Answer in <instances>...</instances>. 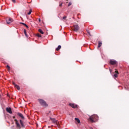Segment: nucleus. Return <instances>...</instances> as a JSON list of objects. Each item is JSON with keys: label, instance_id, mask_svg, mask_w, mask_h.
<instances>
[{"label": "nucleus", "instance_id": "17", "mask_svg": "<svg viewBox=\"0 0 129 129\" xmlns=\"http://www.w3.org/2000/svg\"><path fill=\"white\" fill-rule=\"evenodd\" d=\"M75 120H76V121H77V122H78V123H80V120H79V118H75Z\"/></svg>", "mask_w": 129, "mask_h": 129}, {"label": "nucleus", "instance_id": "16", "mask_svg": "<svg viewBox=\"0 0 129 129\" xmlns=\"http://www.w3.org/2000/svg\"><path fill=\"white\" fill-rule=\"evenodd\" d=\"M24 33L26 37H28V35L27 34V31L26 30V29H24Z\"/></svg>", "mask_w": 129, "mask_h": 129}, {"label": "nucleus", "instance_id": "5", "mask_svg": "<svg viewBox=\"0 0 129 129\" xmlns=\"http://www.w3.org/2000/svg\"><path fill=\"white\" fill-rule=\"evenodd\" d=\"M15 123L17 125V127L19 128V129H21V125L20 124V123H19V122H18V120L17 119H15Z\"/></svg>", "mask_w": 129, "mask_h": 129}, {"label": "nucleus", "instance_id": "30", "mask_svg": "<svg viewBox=\"0 0 129 129\" xmlns=\"http://www.w3.org/2000/svg\"><path fill=\"white\" fill-rule=\"evenodd\" d=\"M38 21H39V22H41V19L39 18V19H38Z\"/></svg>", "mask_w": 129, "mask_h": 129}, {"label": "nucleus", "instance_id": "9", "mask_svg": "<svg viewBox=\"0 0 129 129\" xmlns=\"http://www.w3.org/2000/svg\"><path fill=\"white\" fill-rule=\"evenodd\" d=\"M70 106L72 107V108H77V105L74 104V103H70Z\"/></svg>", "mask_w": 129, "mask_h": 129}, {"label": "nucleus", "instance_id": "14", "mask_svg": "<svg viewBox=\"0 0 129 129\" xmlns=\"http://www.w3.org/2000/svg\"><path fill=\"white\" fill-rule=\"evenodd\" d=\"M38 32H39V33H40V34H42V35L44 34V32H43V30H42V29H38Z\"/></svg>", "mask_w": 129, "mask_h": 129}, {"label": "nucleus", "instance_id": "3", "mask_svg": "<svg viewBox=\"0 0 129 129\" xmlns=\"http://www.w3.org/2000/svg\"><path fill=\"white\" fill-rule=\"evenodd\" d=\"M109 64H110V65H115L116 66H117V61L114 59H110Z\"/></svg>", "mask_w": 129, "mask_h": 129}, {"label": "nucleus", "instance_id": "26", "mask_svg": "<svg viewBox=\"0 0 129 129\" xmlns=\"http://www.w3.org/2000/svg\"><path fill=\"white\" fill-rule=\"evenodd\" d=\"M71 5H72V3H71V2H70V3L68 4V7H70V6H71Z\"/></svg>", "mask_w": 129, "mask_h": 129}, {"label": "nucleus", "instance_id": "19", "mask_svg": "<svg viewBox=\"0 0 129 129\" xmlns=\"http://www.w3.org/2000/svg\"><path fill=\"white\" fill-rule=\"evenodd\" d=\"M36 36L37 37H38V38H41V37H42V35H41L40 34L38 33L37 34H36Z\"/></svg>", "mask_w": 129, "mask_h": 129}, {"label": "nucleus", "instance_id": "25", "mask_svg": "<svg viewBox=\"0 0 129 129\" xmlns=\"http://www.w3.org/2000/svg\"><path fill=\"white\" fill-rule=\"evenodd\" d=\"M62 5H63V3H59V7H62Z\"/></svg>", "mask_w": 129, "mask_h": 129}, {"label": "nucleus", "instance_id": "10", "mask_svg": "<svg viewBox=\"0 0 129 129\" xmlns=\"http://www.w3.org/2000/svg\"><path fill=\"white\" fill-rule=\"evenodd\" d=\"M17 115H18V116H20V117H21L22 119H25V117H24V115H23V114L18 112L17 113Z\"/></svg>", "mask_w": 129, "mask_h": 129}, {"label": "nucleus", "instance_id": "21", "mask_svg": "<svg viewBox=\"0 0 129 129\" xmlns=\"http://www.w3.org/2000/svg\"><path fill=\"white\" fill-rule=\"evenodd\" d=\"M7 68L8 69V70L9 71H10V70L11 69V67H10L9 65H8V66H7Z\"/></svg>", "mask_w": 129, "mask_h": 129}, {"label": "nucleus", "instance_id": "2", "mask_svg": "<svg viewBox=\"0 0 129 129\" xmlns=\"http://www.w3.org/2000/svg\"><path fill=\"white\" fill-rule=\"evenodd\" d=\"M38 100L42 106H43L44 107H47L48 106V104H47L45 100L42 99H39Z\"/></svg>", "mask_w": 129, "mask_h": 129}, {"label": "nucleus", "instance_id": "12", "mask_svg": "<svg viewBox=\"0 0 129 129\" xmlns=\"http://www.w3.org/2000/svg\"><path fill=\"white\" fill-rule=\"evenodd\" d=\"M118 74V71H115V74H114V77L116 78L117 77V75Z\"/></svg>", "mask_w": 129, "mask_h": 129}, {"label": "nucleus", "instance_id": "7", "mask_svg": "<svg viewBox=\"0 0 129 129\" xmlns=\"http://www.w3.org/2000/svg\"><path fill=\"white\" fill-rule=\"evenodd\" d=\"M13 21L14 20L12 18H8L6 20V22L7 24H11V23H13Z\"/></svg>", "mask_w": 129, "mask_h": 129}, {"label": "nucleus", "instance_id": "8", "mask_svg": "<svg viewBox=\"0 0 129 129\" xmlns=\"http://www.w3.org/2000/svg\"><path fill=\"white\" fill-rule=\"evenodd\" d=\"M6 111H7L9 113H10V114L13 113V111H12V108L11 107L6 108Z\"/></svg>", "mask_w": 129, "mask_h": 129}, {"label": "nucleus", "instance_id": "29", "mask_svg": "<svg viewBox=\"0 0 129 129\" xmlns=\"http://www.w3.org/2000/svg\"><path fill=\"white\" fill-rule=\"evenodd\" d=\"M12 1L13 3H14V4H16V0H12Z\"/></svg>", "mask_w": 129, "mask_h": 129}, {"label": "nucleus", "instance_id": "6", "mask_svg": "<svg viewBox=\"0 0 129 129\" xmlns=\"http://www.w3.org/2000/svg\"><path fill=\"white\" fill-rule=\"evenodd\" d=\"M50 119L51 120L53 123H56V124H58V120H56V119L50 117Z\"/></svg>", "mask_w": 129, "mask_h": 129}, {"label": "nucleus", "instance_id": "31", "mask_svg": "<svg viewBox=\"0 0 129 129\" xmlns=\"http://www.w3.org/2000/svg\"><path fill=\"white\" fill-rule=\"evenodd\" d=\"M13 118H14V119L16 118V116H14L13 117Z\"/></svg>", "mask_w": 129, "mask_h": 129}, {"label": "nucleus", "instance_id": "13", "mask_svg": "<svg viewBox=\"0 0 129 129\" xmlns=\"http://www.w3.org/2000/svg\"><path fill=\"white\" fill-rule=\"evenodd\" d=\"M101 45H102V43L100 41H99L98 48H100L101 47Z\"/></svg>", "mask_w": 129, "mask_h": 129}, {"label": "nucleus", "instance_id": "15", "mask_svg": "<svg viewBox=\"0 0 129 129\" xmlns=\"http://www.w3.org/2000/svg\"><path fill=\"white\" fill-rule=\"evenodd\" d=\"M61 49V45H58V47L56 48V51H59Z\"/></svg>", "mask_w": 129, "mask_h": 129}, {"label": "nucleus", "instance_id": "27", "mask_svg": "<svg viewBox=\"0 0 129 129\" xmlns=\"http://www.w3.org/2000/svg\"><path fill=\"white\" fill-rule=\"evenodd\" d=\"M20 24H21V25H23L24 26H25V25L26 24H25V23H23V22H21Z\"/></svg>", "mask_w": 129, "mask_h": 129}, {"label": "nucleus", "instance_id": "11", "mask_svg": "<svg viewBox=\"0 0 129 129\" xmlns=\"http://www.w3.org/2000/svg\"><path fill=\"white\" fill-rule=\"evenodd\" d=\"M20 123L22 127H25V124H24V121H23L21 119L20 120Z\"/></svg>", "mask_w": 129, "mask_h": 129}, {"label": "nucleus", "instance_id": "23", "mask_svg": "<svg viewBox=\"0 0 129 129\" xmlns=\"http://www.w3.org/2000/svg\"><path fill=\"white\" fill-rule=\"evenodd\" d=\"M66 19H67V16H64V17L62 18V20H66Z\"/></svg>", "mask_w": 129, "mask_h": 129}, {"label": "nucleus", "instance_id": "18", "mask_svg": "<svg viewBox=\"0 0 129 129\" xmlns=\"http://www.w3.org/2000/svg\"><path fill=\"white\" fill-rule=\"evenodd\" d=\"M15 87H16V88H17V89H18V90H20V86H19L18 85H16Z\"/></svg>", "mask_w": 129, "mask_h": 129}, {"label": "nucleus", "instance_id": "28", "mask_svg": "<svg viewBox=\"0 0 129 129\" xmlns=\"http://www.w3.org/2000/svg\"><path fill=\"white\" fill-rule=\"evenodd\" d=\"M13 85H14V86L15 87L16 85H17V84H16V83H15V82H13Z\"/></svg>", "mask_w": 129, "mask_h": 129}, {"label": "nucleus", "instance_id": "20", "mask_svg": "<svg viewBox=\"0 0 129 129\" xmlns=\"http://www.w3.org/2000/svg\"><path fill=\"white\" fill-rule=\"evenodd\" d=\"M32 14V9H30L29 13H28V15H31Z\"/></svg>", "mask_w": 129, "mask_h": 129}, {"label": "nucleus", "instance_id": "32", "mask_svg": "<svg viewBox=\"0 0 129 129\" xmlns=\"http://www.w3.org/2000/svg\"><path fill=\"white\" fill-rule=\"evenodd\" d=\"M67 1H68V0H67Z\"/></svg>", "mask_w": 129, "mask_h": 129}, {"label": "nucleus", "instance_id": "24", "mask_svg": "<svg viewBox=\"0 0 129 129\" xmlns=\"http://www.w3.org/2000/svg\"><path fill=\"white\" fill-rule=\"evenodd\" d=\"M24 26L27 28V29H29V26H28L27 24H24Z\"/></svg>", "mask_w": 129, "mask_h": 129}, {"label": "nucleus", "instance_id": "4", "mask_svg": "<svg viewBox=\"0 0 129 129\" xmlns=\"http://www.w3.org/2000/svg\"><path fill=\"white\" fill-rule=\"evenodd\" d=\"M73 30L75 32H78L79 30V26L78 25H74Z\"/></svg>", "mask_w": 129, "mask_h": 129}, {"label": "nucleus", "instance_id": "1", "mask_svg": "<svg viewBox=\"0 0 129 129\" xmlns=\"http://www.w3.org/2000/svg\"><path fill=\"white\" fill-rule=\"evenodd\" d=\"M89 119L91 122H95L98 119V116L97 115H92L90 117Z\"/></svg>", "mask_w": 129, "mask_h": 129}, {"label": "nucleus", "instance_id": "22", "mask_svg": "<svg viewBox=\"0 0 129 129\" xmlns=\"http://www.w3.org/2000/svg\"><path fill=\"white\" fill-rule=\"evenodd\" d=\"M87 33L89 35V36H91V34H90V31H89V30H87Z\"/></svg>", "mask_w": 129, "mask_h": 129}]
</instances>
